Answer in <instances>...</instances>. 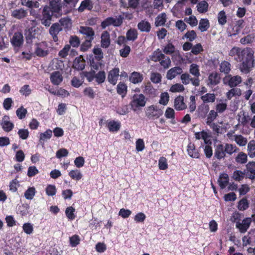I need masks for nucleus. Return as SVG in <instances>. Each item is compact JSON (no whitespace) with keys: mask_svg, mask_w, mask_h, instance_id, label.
Wrapping results in <instances>:
<instances>
[{"mask_svg":"<svg viewBox=\"0 0 255 255\" xmlns=\"http://www.w3.org/2000/svg\"><path fill=\"white\" fill-rule=\"evenodd\" d=\"M95 78L98 84L104 82L106 79V73L104 71H101L95 74Z\"/></svg>","mask_w":255,"mask_h":255,"instance_id":"44","label":"nucleus"},{"mask_svg":"<svg viewBox=\"0 0 255 255\" xmlns=\"http://www.w3.org/2000/svg\"><path fill=\"white\" fill-rule=\"evenodd\" d=\"M247 155L243 152H240L235 158L236 161L240 164H245L247 162Z\"/></svg>","mask_w":255,"mask_h":255,"instance_id":"35","label":"nucleus"},{"mask_svg":"<svg viewBox=\"0 0 255 255\" xmlns=\"http://www.w3.org/2000/svg\"><path fill=\"white\" fill-rule=\"evenodd\" d=\"M119 76V69L115 68L111 70L108 74V81L113 85H115L117 83L118 77Z\"/></svg>","mask_w":255,"mask_h":255,"instance_id":"13","label":"nucleus"},{"mask_svg":"<svg viewBox=\"0 0 255 255\" xmlns=\"http://www.w3.org/2000/svg\"><path fill=\"white\" fill-rule=\"evenodd\" d=\"M75 211V209L71 206L68 207L66 208L65 210V214L69 219L73 220L75 219V215L74 214Z\"/></svg>","mask_w":255,"mask_h":255,"instance_id":"50","label":"nucleus"},{"mask_svg":"<svg viewBox=\"0 0 255 255\" xmlns=\"http://www.w3.org/2000/svg\"><path fill=\"white\" fill-rule=\"evenodd\" d=\"M127 87L123 83H119L117 86V92L123 97L126 94Z\"/></svg>","mask_w":255,"mask_h":255,"instance_id":"47","label":"nucleus"},{"mask_svg":"<svg viewBox=\"0 0 255 255\" xmlns=\"http://www.w3.org/2000/svg\"><path fill=\"white\" fill-rule=\"evenodd\" d=\"M11 15L17 19H22L28 15V9L18 8L11 10Z\"/></svg>","mask_w":255,"mask_h":255,"instance_id":"9","label":"nucleus"},{"mask_svg":"<svg viewBox=\"0 0 255 255\" xmlns=\"http://www.w3.org/2000/svg\"><path fill=\"white\" fill-rule=\"evenodd\" d=\"M69 175L73 179L77 181L80 180L82 177V174L78 170H72L69 173Z\"/></svg>","mask_w":255,"mask_h":255,"instance_id":"43","label":"nucleus"},{"mask_svg":"<svg viewBox=\"0 0 255 255\" xmlns=\"http://www.w3.org/2000/svg\"><path fill=\"white\" fill-rule=\"evenodd\" d=\"M85 61L82 55L76 57L73 63V68L77 70H83L85 68Z\"/></svg>","mask_w":255,"mask_h":255,"instance_id":"15","label":"nucleus"},{"mask_svg":"<svg viewBox=\"0 0 255 255\" xmlns=\"http://www.w3.org/2000/svg\"><path fill=\"white\" fill-rule=\"evenodd\" d=\"M9 117L8 116H4L0 123L3 129L6 132L11 131L14 127L13 124L9 121Z\"/></svg>","mask_w":255,"mask_h":255,"instance_id":"14","label":"nucleus"},{"mask_svg":"<svg viewBox=\"0 0 255 255\" xmlns=\"http://www.w3.org/2000/svg\"><path fill=\"white\" fill-rule=\"evenodd\" d=\"M220 71L225 74H228L231 70V64L227 61H224L221 63Z\"/></svg>","mask_w":255,"mask_h":255,"instance_id":"41","label":"nucleus"},{"mask_svg":"<svg viewBox=\"0 0 255 255\" xmlns=\"http://www.w3.org/2000/svg\"><path fill=\"white\" fill-rule=\"evenodd\" d=\"M36 29L34 27H31L25 32L26 40H31L35 37Z\"/></svg>","mask_w":255,"mask_h":255,"instance_id":"42","label":"nucleus"},{"mask_svg":"<svg viewBox=\"0 0 255 255\" xmlns=\"http://www.w3.org/2000/svg\"><path fill=\"white\" fill-rule=\"evenodd\" d=\"M93 51L97 61H100L103 58V53L100 48H94Z\"/></svg>","mask_w":255,"mask_h":255,"instance_id":"53","label":"nucleus"},{"mask_svg":"<svg viewBox=\"0 0 255 255\" xmlns=\"http://www.w3.org/2000/svg\"><path fill=\"white\" fill-rule=\"evenodd\" d=\"M138 35V32L136 29L134 28H130L126 33V38L128 41H135Z\"/></svg>","mask_w":255,"mask_h":255,"instance_id":"26","label":"nucleus"},{"mask_svg":"<svg viewBox=\"0 0 255 255\" xmlns=\"http://www.w3.org/2000/svg\"><path fill=\"white\" fill-rule=\"evenodd\" d=\"M242 95L241 90L239 88H232L226 94L227 98L231 100L234 96H240Z\"/></svg>","mask_w":255,"mask_h":255,"instance_id":"32","label":"nucleus"},{"mask_svg":"<svg viewBox=\"0 0 255 255\" xmlns=\"http://www.w3.org/2000/svg\"><path fill=\"white\" fill-rule=\"evenodd\" d=\"M218 181L220 187L222 189H224L229 182V176L228 174L226 173L221 174Z\"/></svg>","mask_w":255,"mask_h":255,"instance_id":"29","label":"nucleus"},{"mask_svg":"<svg viewBox=\"0 0 255 255\" xmlns=\"http://www.w3.org/2000/svg\"><path fill=\"white\" fill-rule=\"evenodd\" d=\"M175 46L171 43H168L164 47L163 51L166 54H171L175 51Z\"/></svg>","mask_w":255,"mask_h":255,"instance_id":"52","label":"nucleus"},{"mask_svg":"<svg viewBox=\"0 0 255 255\" xmlns=\"http://www.w3.org/2000/svg\"><path fill=\"white\" fill-rule=\"evenodd\" d=\"M69 241L71 246L75 247L79 244L80 239L78 235H75L70 238Z\"/></svg>","mask_w":255,"mask_h":255,"instance_id":"56","label":"nucleus"},{"mask_svg":"<svg viewBox=\"0 0 255 255\" xmlns=\"http://www.w3.org/2000/svg\"><path fill=\"white\" fill-rule=\"evenodd\" d=\"M62 30V27L59 23H54L52 24L49 28V32L55 42L58 40L57 35L60 31Z\"/></svg>","mask_w":255,"mask_h":255,"instance_id":"10","label":"nucleus"},{"mask_svg":"<svg viewBox=\"0 0 255 255\" xmlns=\"http://www.w3.org/2000/svg\"><path fill=\"white\" fill-rule=\"evenodd\" d=\"M248 154L250 157H255V140H251L248 144Z\"/></svg>","mask_w":255,"mask_h":255,"instance_id":"34","label":"nucleus"},{"mask_svg":"<svg viewBox=\"0 0 255 255\" xmlns=\"http://www.w3.org/2000/svg\"><path fill=\"white\" fill-rule=\"evenodd\" d=\"M101 46L103 48H108L111 43L110 34L107 31H104L101 34Z\"/></svg>","mask_w":255,"mask_h":255,"instance_id":"21","label":"nucleus"},{"mask_svg":"<svg viewBox=\"0 0 255 255\" xmlns=\"http://www.w3.org/2000/svg\"><path fill=\"white\" fill-rule=\"evenodd\" d=\"M158 166L160 170H165L168 168L166 159L164 157H161L158 161Z\"/></svg>","mask_w":255,"mask_h":255,"instance_id":"57","label":"nucleus"},{"mask_svg":"<svg viewBox=\"0 0 255 255\" xmlns=\"http://www.w3.org/2000/svg\"><path fill=\"white\" fill-rule=\"evenodd\" d=\"M197 10L200 13H204L208 10V3L205 0H203L198 3Z\"/></svg>","mask_w":255,"mask_h":255,"instance_id":"40","label":"nucleus"},{"mask_svg":"<svg viewBox=\"0 0 255 255\" xmlns=\"http://www.w3.org/2000/svg\"><path fill=\"white\" fill-rule=\"evenodd\" d=\"M243 242L244 246L250 245L253 242L255 244V229L251 230L248 235L243 238Z\"/></svg>","mask_w":255,"mask_h":255,"instance_id":"18","label":"nucleus"},{"mask_svg":"<svg viewBox=\"0 0 255 255\" xmlns=\"http://www.w3.org/2000/svg\"><path fill=\"white\" fill-rule=\"evenodd\" d=\"M50 80L54 85H59L63 80V77L59 71H55L50 75Z\"/></svg>","mask_w":255,"mask_h":255,"instance_id":"17","label":"nucleus"},{"mask_svg":"<svg viewBox=\"0 0 255 255\" xmlns=\"http://www.w3.org/2000/svg\"><path fill=\"white\" fill-rule=\"evenodd\" d=\"M27 113V110L24 108L22 106L18 108L16 111V115L19 119H23L24 118Z\"/></svg>","mask_w":255,"mask_h":255,"instance_id":"51","label":"nucleus"},{"mask_svg":"<svg viewBox=\"0 0 255 255\" xmlns=\"http://www.w3.org/2000/svg\"><path fill=\"white\" fill-rule=\"evenodd\" d=\"M245 176V173L240 170H236L233 173V178L236 181L242 180Z\"/></svg>","mask_w":255,"mask_h":255,"instance_id":"48","label":"nucleus"},{"mask_svg":"<svg viewBox=\"0 0 255 255\" xmlns=\"http://www.w3.org/2000/svg\"><path fill=\"white\" fill-rule=\"evenodd\" d=\"M161 79V74L158 73H152L151 74L150 80L154 83L160 82Z\"/></svg>","mask_w":255,"mask_h":255,"instance_id":"62","label":"nucleus"},{"mask_svg":"<svg viewBox=\"0 0 255 255\" xmlns=\"http://www.w3.org/2000/svg\"><path fill=\"white\" fill-rule=\"evenodd\" d=\"M251 223V219L247 218L243 220L242 222H237L236 223V227L239 229L241 233H245L249 228Z\"/></svg>","mask_w":255,"mask_h":255,"instance_id":"12","label":"nucleus"},{"mask_svg":"<svg viewBox=\"0 0 255 255\" xmlns=\"http://www.w3.org/2000/svg\"><path fill=\"white\" fill-rule=\"evenodd\" d=\"M130 48L129 46L124 44V48L120 50V55L123 57H127L129 54Z\"/></svg>","mask_w":255,"mask_h":255,"instance_id":"58","label":"nucleus"},{"mask_svg":"<svg viewBox=\"0 0 255 255\" xmlns=\"http://www.w3.org/2000/svg\"><path fill=\"white\" fill-rule=\"evenodd\" d=\"M182 72L183 71L181 67L179 66L174 67L167 71L166 78L168 80H172L177 75L181 74Z\"/></svg>","mask_w":255,"mask_h":255,"instance_id":"16","label":"nucleus"},{"mask_svg":"<svg viewBox=\"0 0 255 255\" xmlns=\"http://www.w3.org/2000/svg\"><path fill=\"white\" fill-rule=\"evenodd\" d=\"M246 170L249 171L251 174H254L255 175V162H249L246 165Z\"/></svg>","mask_w":255,"mask_h":255,"instance_id":"64","label":"nucleus"},{"mask_svg":"<svg viewBox=\"0 0 255 255\" xmlns=\"http://www.w3.org/2000/svg\"><path fill=\"white\" fill-rule=\"evenodd\" d=\"M53 15L52 11L48 6H45L42 11V15L39 17L41 23L45 27H49L52 23Z\"/></svg>","mask_w":255,"mask_h":255,"instance_id":"3","label":"nucleus"},{"mask_svg":"<svg viewBox=\"0 0 255 255\" xmlns=\"http://www.w3.org/2000/svg\"><path fill=\"white\" fill-rule=\"evenodd\" d=\"M79 32L85 36L86 39L93 40L94 38L95 32L93 28L88 26H80Z\"/></svg>","mask_w":255,"mask_h":255,"instance_id":"11","label":"nucleus"},{"mask_svg":"<svg viewBox=\"0 0 255 255\" xmlns=\"http://www.w3.org/2000/svg\"><path fill=\"white\" fill-rule=\"evenodd\" d=\"M12 44L15 46L19 47L23 42V35L20 32L15 33L11 40Z\"/></svg>","mask_w":255,"mask_h":255,"instance_id":"24","label":"nucleus"},{"mask_svg":"<svg viewBox=\"0 0 255 255\" xmlns=\"http://www.w3.org/2000/svg\"><path fill=\"white\" fill-rule=\"evenodd\" d=\"M218 22L221 25H224L227 22V17L224 11H221L218 14Z\"/></svg>","mask_w":255,"mask_h":255,"instance_id":"61","label":"nucleus"},{"mask_svg":"<svg viewBox=\"0 0 255 255\" xmlns=\"http://www.w3.org/2000/svg\"><path fill=\"white\" fill-rule=\"evenodd\" d=\"M221 77L217 73H212L208 77L209 82L207 85L209 86H213L220 83Z\"/></svg>","mask_w":255,"mask_h":255,"instance_id":"20","label":"nucleus"},{"mask_svg":"<svg viewBox=\"0 0 255 255\" xmlns=\"http://www.w3.org/2000/svg\"><path fill=\"white\" fill-rule=\"evenodd\" d=\"M223 81L224 84L228 85L230 87L233 88L241 83L242 78L238 75L232 76L231 75H228L223 78Z\"/></svg>","mask_w":255,"mask_h":255,"instance_id":"5","label":"nucleus"},{"mask_svg":"<svg viewBox=\"0 0 255 255\" xmlns=\"http://www.w3.org/2000/svg\"><path fill=\"white\" fill-rule=\"evenodd\" d=\"M48 7L52 11L53 14L54 13H59L61 10L60 3L56 0H51L49 2V6H48Z\"/></svg>","mask_w":255,"mask_h":255,"instance_id":"23","label":"nucleus"},{"mask_svg":"<svg viewBox=\"0 0 255 255\" xmlns=\"http://www.w3.org/2000/svg\"><path fill=\"white\" fill-rule=\"evenodd\" d=\"M184 90V86L181 84H175L172 85L170 89L172 92H180Z\"/></svg>","mask_w":255,"mask_h":255,"instance_id":"59","label":"nucleus"},{"mask_svg":"<svg viewBox=\"0 0 255 255\" xmlns=\"http://www.w3.org/2000/svg\"><path fill=\"white\" fill-rule=\"evenodd\" d=\"M135 148L137 151H141L145 148V144L143 140L141 138H138L135 142Z\"/></svg>","mask_w":255,"mask_h":255,"instance_id":"55","label":"nucleus"},{"mask_svg":"<svg viewBox=\"0 0 255 255\" xmlns=\"http://www.w3.org/2000/svg\"><path fill=\"white\" fill-rule=\"evenodd\" d=\"M160 65L165 69L168 68L171 64V61L169 57L165 56L160 61Z\"/></svg>","mask_w":255,"mask_h":255,"instance_id":"60","label":"nucleus"},{"mask_svg":"<svg viewBox=\"0 0 255 255\" xmlns=\"http://www.w3.org/2000/svg\"><path fill=\"white\" fill-rule=\"evenodd\" d=\"M209 22L207 19H201L199 24V29L202 32L206 31L209 27Z\"/></svg>","mask_w":255,"mask_h":255,"instance_id":"37","label":"nucleus"},{"mask_svg":"<svg viewBox=\"0 0 255 255\" xmlns=\"http://www.w3.org/2000/svg\"><path fill=\"white\" fill-rule=\"evenodd\" d=\"M143 77L142 75L138 72H133L129 77V80L134 84L141 82L142 81Z\"/></svg>","mask_w":255,"mask_h":255,"instance_id":"31","label":"nucleus"},{"mask_svg":"<svg viewBox=\"0 0 255 255\" xmlns=\"http://www.w3.org/2000/svg\"><path fill=\"white\" fill-rule=\"evenodd\" d=\"M254 51L252 48L249 51L246 50L243 52L244 59L241 60L242 63L240 64L239 68L241 71L245 74L249 73L255 66L254 59Z\"/></svg>","mask_w":255,"mask_h":255,"instance_id":"2","label":"nucleus"},{"mask_svg":"<svg viewBox=\"0 0 255 255\" xmlns=\"http://www.w3.org/2000/svg\"><path fill=\"white\" fill-rule=\"evenodd\" d=\"M69 43L73 47H78L80 43V39L77 36H71L69 39Z\"/></svg>","mask_w":255,"mask_h":255,"instance_id":"63","label":"nucleus"},{"mask_svg":"<svg viewBox=\"0 0 255 255\" xmlns=\"http://www.w3.org/2000/svg\"><path fill=\"white\" fill-rule=\"evenodd\" d=\"M146 101L145 97L143 94L134 95L133 96L132 100L130 103V105L134 111L136 108L139 107H144L145 105Z\"/></svg>","mask_w":255,"mask_h":255,"instance_id":"7","label":"nucleus"},{"mask_svg":"<svg viewBox=\"0 0 255 255\" xmlns=\"http://www.w3.org/2000/svg\"><path fill=\"white\" fill-rule=\"evenodd\" d=\"M107 127L111 132L118 131L121 127V124L118 122L111 121L108 123Z\"/></svg>","mask_w":255,"mask_h":255,"instance_id":"30","label":"nucleus"},{"mask_svg":"<svg viewBox=\"0 0 255 255\" xmlns=\"http://www.w3.org/2000/svg\"><path fill=\"white\" fill-rule=\"evenodd\" d=\"M35 193L36 191L34 187H29L25 191L24 197L26 199L32 200L35 196Z\"/></svg>","mask_w":255,"mask_h":255,"instance_id":"38","label":"nucleus"},{"mask_svg":"<svg viewBox=\"0 0 255 255\" xmlns=\"http://www.w3.org/2000/svg\"><path fill=\"white\" fill-rule=\"evenodd\" d=\"M93 7V3L91 0H83L78 8V11L83 12L85 10H91Z\"/></svg>","mask_w":255,"mask_h":255,"instance_id":"22","label":"nucleus"},{"mask_svg":"<svg viewBox=\"0 0 255 255\" xmlns=\"http://www.w3.org/2000/svg\"><path fill=\"white\" fill-rule=\"evenodd\" d=\"M166 14L162 13L159 15L155 19V25L156 26L163 25L166 22Z\"/></svg>","mask_w":255,"mask_h":255,"instance_id":"36","label":"nucleus"},{"mask_svg":"<svg viewBox=\"0 0 255 255\" xmlns=\"http://www.w3.org/2000/svg\"><path fill=\"white\" fill-rule=\"evenodd\" d=\"M61 27L64 28H69L71 26V20L69 18L64 17L60 19L59 23Z\"/></svg>","mask_w":255,"mask_h":255,"instance_id":"39","label":"nucleus"},{"mask_svg":"<svg viewBox=\"0 0 255 255\" xmlns=\"http://www.w3.org/2000/svg\"><path fill=\"white\" fill-rule=\"evenodd\" d=\"M164 58H165V56L159 49L155 51L150 56L151 60L154 62L160 61Z\"/></svg>","mask_w":255,"mask_h":255,"instance_id":"27","label":"nucleus"},{"mask_svg":"<svg viewBox=\"0 0 255 255\" xmlns=\"http://www.w3.org/2000/svg\"><path fill=\"white\" fill-rule=\"evenodd\" d=\"M124 19V17L121 15L117 16L116 18L109 17L101 23V26L103 29L110 25L118 27L123 24Z\"/></svg>","mask_w":255,"mask_h":255,"instance_id":"4","label":"nucleus"},{"mask_svg":"<svg viewBox=\"0 0 255 255\" xmlns=\"http://www.w3.org/2000/svg\"><path fill=\"white\" fill-rule=\"evenodd\" d=\"M209 111V107L207 105H202L198 108V116L204 118Z\"/></svg>","mask_w":255,"mask_h":255,"instance_id":"33","label":"nucleus"},{"mask_svg":"<svg viewBox=\"0 0 255 255\" xmlns=\"http://www.w3.org/2000/svg\"><path fill=\"white\" fill-rule=\"evenodd\" d=\"M201 99L204 103L214 102L215 100L214 94L208 93L201 97Z\"/></svg>","mask_w":255,"mask_h":255,"instance_id":"46","label":"nucleus"},{"mask_svg":"<svg viewBox=\"0 0 255 255\" xmlns=\"http://www.w3.org/2000/svg\"><path fill=\"white\" fill-rule=\"evenodd\" d=\"M249 207V202L246 198H243L238 203V208L241 211H244Z\"/></svg>","mask_w":255,"mask_h":255,"instance_id":"45","label":"nucleus"},{"mask_svg":"<svg viewBox=\"0 0 255 255\" xmlns=\"http://www.w3.org/2000/svg\"><path fill=\"white\" fill-rule=\"evenodd\" d=\"M162 114V110L153 105L148 107L146 112V117L151 119H157Z\"/></svg>","mask_w":255,"mask_h":255,"instance_id":"6","label":"nucleus"},{"mask_svg":"<svg viewBox=\"0 0 255 255\" xmlns=\"http://www.w3.org/2000/svg\"><path fill=\"white\" fill-rule=\"evenodd\" d=\"M239 149L235 145L230 143L218 144L215 146L214 157L219 160L224 159L226 154L232 155L237 152Z\"/></svg>","mask_w":255,"mask_h":255,"instance_id":"1","label":"nucleus"},{"mask_svg":"<svg viewBox=\"0 0 255 255\" xmlns=\"http://www.w3.org/2000/svg\"><path fill=\"white\" fill-rule=\"evenodd\" d=\"M137 28L141 32H149L151 29V25L147 21L141 20L138 23Z\"/></svg>","mask_w":255,"mask_h":255,"instance_id":"25","label":"nucleus"},{"mask_svg":"<svg viewBox=\"0 0 255 255\" xmlns=\"http://www.w3.org/2000/svg\"><path fill=\"white\" fill-rule=\"evenodd\" d=\"M190 72L196 77H198L200 75L199 66L195 64H192L190 66Z\"/></svg>","mask_w":255,"mask_h":255,"instance_id":"49","label":"nucleus"},{"mask_svg":"<svg viewBox=\"0 0 255 255\" xmlns=\"http://www.w3.org/2000/svg\"><path fill=\"white\" fill-rule=\"evenodd\" d=\"M187 151L190 156L196 158H198L199 157V153L195 149V145L193 143L190 142L188 145Z\"/></svg>","mask_w":255,"mask_h":255,"instance_id":"28","label":"nucleus"},{"mask_svg":"<svg viewBox=\"0 0 255 255\" xmlns=\"http://www.w3.org/2000/svg\"><path fill=\"white\" fill-rule=\"evenodd\" d=\"M235 140L240 146H245L247 143V139L241 135H236Z\"/></svg>","mask_w":255,"mask_h":255,"instance_id":"54","label":"nucleus"},{"mask_svg":"<svg viewBox=\"0 0 255 255\" xmlns=\"http://www.w3.org/2000/svg\"><path fill=\"white\" fill-rule=\"evenodd\" d=\"M174 107L176 110L178 111L183 110L186 108L187 106L184 102L183 96H179L175 99Z\"/></svg>","mask_w":255,"mask_h":255,"instance_id":"19","label":"nucleus"},{"mask_svg":"<svg viewBox=\"0 0 255 255\" xmlns=\"http://www.w3.org/2000/svg\"><path fill=\"white\" fill-rule=\"evenodd\" d=\"M251 48H247L241 50L240 48L234 47H233L229 52V55L231 56H237L236 57H235V60L237 61H241V60L244 59L243 52L245 51L248 50L249 51Z\"/></svg>","mask_w":255,"mask_h":255,"instance_id":"8","label":"nucleus"}]
</instances>
